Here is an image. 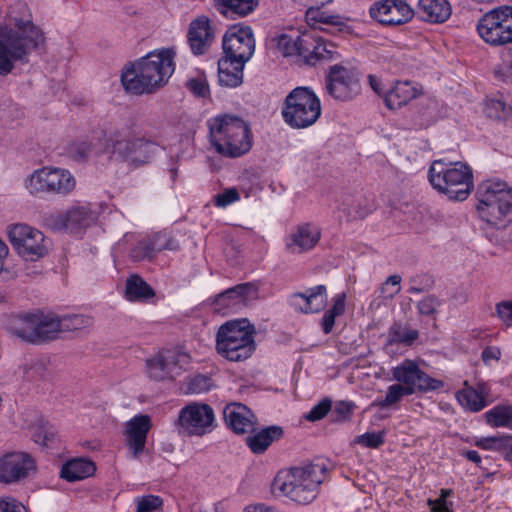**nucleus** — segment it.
Masks as SVG:
<instances>
[{
  "instance_id": "nucleus-1",
  "label": "nucleus",
  "mask_w": 512,
  "mask_h": 512,
  "mask_svg": "<svg viewBox=\"0 0 512 512\" xmlns=\"http://www.w3.org/2000/svg\"><path fill=\"white\" fill-rule=\"evenodd\" d=\"M45 42V33L33 23L28 6L18 2L10 7L7 23L0 24V76L10 74L17 63L28 64L31 53Z\"/></svg>"
},
{
  "instance_id": "nucleus-2",
  "label": "nucleus",
  "mask_w": 512,
  "mask_h": 512,
  "mask_svg": "<svg viewBox=\"0 0 512 512\" xmlns=\"http://www.w3.org/2000/svg\"><path fill=\"white\" fill-rule=\"evenodd\" d=\"M174 56L172 48H162L148 53L122 72L123 87L134 95L156 92L174 73Z\"/></svg>"
},
{
  "instance_id": "nucleus-3",
  "label": "nucleus",
  "mask_w": 512,
  "mask_h": 512,
  "mask_svg": "<svg viewBox=\"0 0 512 512\" xmlns=\"http://www.w3.org/2000/svg\"><path fill=\"white\" fill-rule=\"evenodd\" d=\"M326 471L325 462L315 460L279 473L275 478V486L290 500L306 505L317 497Z\"/></svg>"
},
{
  "instance_id": "nucleus-4",
  "label": "nucleus",
  "mask_w": 512,
  "mask_h": 512,
  "mask_svg": "<svg viewBox=\"0 0 512 512\" xmlns=\"http://www.w3.org/2000/svg\"><path fill=\"white\" fill-rule=\"evenodd\" d=\"M211 143L215 150L230 158L240 157L252 148L249 125L237 116H218L209 123Z\"/></svg>"
},
{
  "instance_id": "nucleus-5",
  "label": "nucleus",
  "mask_w": 512,
  "mask_h": 512,
  "mask_svg": "<svg viewBox=\"0 0 512 512\" xmlns=\"http://www.w3.org/2000/svg\"><path fill=\"white\" fill-rule=\"evenodd\" d=\"M476 209L488 224L503 228L512 219V190L500 180H485L478 184Z\"/></svg>"
},
{
  "instance_id": "nucleus-6",
  "label": "nucleus",
  "mask_w": 512,
  "mask_h": 512,
  "mask_svg": "<svg viewBox=\"0 0 512 512\" xmlns=\"http://www.w3.org/2000/svg\"><path fill=\"white\" fill-rule=\"evenodd\" d=\"M428 179L432 187L449 200L464 201L473 190L472 169L462 162H432Z\"/></svg>"
},
{
  "instance_id": "nucleus-7",
  "label": "nucleus",
  "mask_w": 512,
  "mask_h": 512,
  "mask_svg": "<svg viewBox=\"0 0 512 512\" xmlns=\"http://www.w3.org/2000/svg\"><path fill=\"white\" fill-rule=\"evenodd\" d=\"M254 334L255 327L246 318L225 322L216 334L217 353L232 362L247 360L256 350Z\"/></svg>"
},
{
  "instance_id": "nucleus-8",
  "label": "nucleus",
  "mask_w": 512,
  "mask_h": 512,
  "mask_svg": "<svg viewBox=\"0 0 512 512\" xmlns=\"http://www.w3.org/2000/svg\"><path fill=\"white\" fill-rule=\"evenodd\" d=\"M106 149L133 168L149 164L158 153V145L145 137H130L127 128H111L104 133Z\"/></svg>"
},
{
  "instance_id": "nucleus-9",
  "label": "nucleus",
  "mask_w": 512,
  "mask_h": 512,
  "mask_svg": "<svg viewBox=\"0 0 512 512\" xmlns=\"http://www.w3.org/2000/svg\"><path fill=\"white\" fill-rule=\"evenodd\" d=\"M281 115L291 128H308L321 116L320 99L310 87L298 86L286 95Z\"/></svg>"
},
{
  "instance_id": "nucleus-10",
  "label": "nucleus",
  "mask_w": 512,
  "mask_h": 512,
  "mask_svg": "<svg viewBox=\"0 0 512 512\" xmlns=\"http://www.w3.org/2000/svg\"><path fill=\"white\" fill-rule=\"evenodd\" d=\"M477 31L492 46L512 43V6H500L485 13L478 21Z\"/></svg>"
},
{
  "instance_id": "nucleus-11",
  "label": "nucleus",
  "mask_w": 512,
  "mask_h": 512,
  "mask_svg": "<svg viewBox=\"0 0 512 512\" xmlns=\"http://www.w3.org/2000/svg\"><path fill=\"white\" fill-rule=\"evenodd\" d=\"M8 236L12 247L26 261H37L49 252L45 235L27 224L12 225L8 230Z\"/></svg>"
},
{
  "instance_id": "nucleus-12",
  "label": "nucleus",
  "mask_w": 512,
  "mask_h": 512,
  "mask_svg": "<svg viewBox=\"0 0 512 512\" xmlns=\"http://www.w3.org/2000/svg\"><path fill=\"white\" fill-rule=\"evenodd\" d=\"M76 180L70 171L56 167H43L29 177L27 188L31 193L67 195L75 188Z\"/></svg>"
},
{
  "instance_id": "nucleus-13",
  "label": "nucleus",
  "mask_w": 512,
  "mask_h": 512,
  "mask_svg": "<svg viewBox=\"0 0 512 512\" xmlns=\"http://www.w3.org/2000/svg\"><path fill=\"white\" fill-rule=\"evenodd\" d=\"M214 411L208 404L191 403L183 407L175 422L179 434L202 436L211 431Z\"/></svg>"
},
{
  "instance_id": "nucleus-14",
  "label": "nucleus",
  "mask_w": 512,
  "mask_h": 512,
  "mask_svg": "<svg viewBox=\"0 0 512 512\" xmlns=\"http://www.w3.org/2000/svg\"><path fill=\"white\" fill-rule=\"evenodd\" d=\"M222 58L236 61V63H247L255 50V40L252 29L247 27H237L229 29L222 42Z\"/></svg>"
},
{
  "instance_id": "nucleus-15",
  "label": "nucleus",
  "mask_w": 512,
  "mask_h": 512,
  "mask_svg": "<svg viewBox=\"0 0 512 512\" xmlns=\"http://www.w3.org/2000/svg\"><path fill=\"white\" fill-rule=\"evenodd\" d=\"M360 88L359 73L342 65H332L326 77V91L336 100L352 99Z\"/></svg>"
},
{
  "instance_id": "nucleus-16",
  "label": "nucleus",
  "mask_w": 512,
  "mask_h": 512,
  "mask_svg": "<svg viewBox=\"0 0 512 512\" xmlns=\"http://www.w3.org/2000/svg\"><path fill=\"white\" fill-rule=\"evenodd\" d=\"M36 469L35 459L30 454L20 451L6 453L0 458V483H19Z\"/></svg>"
},
{
  "instance_id": "nucleus-17",
  "label": "nucleus",
  "mask_w": 512,
  "mask_h": 512,
  "mask_svg": "<svg viewBox=\"0 0 512 512\" xmlns=\"http://www.w3.org/2000/svg\"><path fill=\"white\" fill-rule=\"evenodd\" d=\"M372 19L383 25H402L413 17V10L403 0H383L375 2L369 9Z\"/></svg>"
},
{
  "instance_id": "nucleus-18",
  "label": "nucleus",
  "mask_w": 512,
  "mask_h": 512,
  "mask_svg": "<svg viewBox=\"0 0 512 512\" xmlns=\"http://www.w3.org/2000/svg\"><path fill=\"white\" fill-rule=\"evenodd\" d=\"M215 39L210 19L201 15L192 20L187 32V42L194 55L205 54Z\"/></svg>"
},
{
  "instance_id": "nucleus-19",
  "label": "nucleus",
  "mask_w": 512,
  "mask_h": 512,
  "mask_svg": "<svg viewBox=\"0 0 512 512\" xmlns=\"http://www.w3.org/2000/svg\"><path fill=\"white\" fill-rule=\"evenodd\" d=\"M327 298V288L321 284L307 289L304 293L292 294L289 303L302 313H318L326 306Z\"/></svg>"
},
{
  "instance_id": "nucleus-20",
  "label": "nucleus",
  "mask_w": 512,
  "mask_h": 512,
  "mask_svg": "<svg viewBox=\"0 0 512 512\" xmlns=\"http://www.w3.org/2000/svg\"><path fill=\"white\" fill-rule=\"evenodd\" d=\"M226 425L236 434H245L254 431L255 416L253 412L242 403H230L223 409Z\"/></svg>"
},
{
  "instance_id": "nucleus-21",
  "label": "nucleus",
  "mask_w": 512,
  "mask_h": 512,
  "mask_svg": "<svg viewBox=\"0 0 512 512\" xmlns=\"http://www.w3.org/2000/svg\"><path fill=\"white\" fill-rule=\"evenodd\" d=\"M150 428L151 419L148 415H136L128 422L126 441L134 458H137L144 451Z\"/></svg>"
},
{
  "instance_id": "nucleus-22",
  "label": "nucleus",
  "mask_w": 512,
  "mask_h": 512,
  "mask_svg": "<svg viewBox=\"0 0 512 512\" xmlns=\"http://www.w3.org/2000/svg\"><path fill=\"white\" fill-rule=\"evenodd\" d=\"M5 329L23 341L36 344V314H11L5 318Z\"/></svg>"
},
{
  "instance_id": "nucleus-23",
  "label": "nucleus",
  "mask_w": 512,
  "mask_h": 512,
  "mask_svg": "<svg viewBox=\"0 0 512 512\" xmlns=\"http://www.w3.org/2000/svg\"><path fill=\"white\" fill-rule=\"evenodd\" d=\"M320 231L312 224L305 223L296 227L286 241L290 253H303L315 247L320 239Z\"/></svg>"
},
{
  "instance_id": "nucleus-24",
  "label": "nucleus",
  "mask_w": 512,
  "mask_h": 512,
  "mask_svg": "<svg viewBox=\"0 0 512 512\" xmlns=\"http://www.w3.org/2000/svg\"><path fill=\"white\" fill-rule=\"evenodd\" d=\"M108 130H101L94 133L90 138L74 142L69 147L70 157L78 162L85 161L91 154L108 152L106 149V137L104 133Z\"/></svg>"
},
{
  "instance_id": "nucleus-25",
  "label": "nucleus",
  "mask_w": 512,
  "mask_h": 512,
  "mask_svg": "<svg viewBox=\"0 0 512 512\" xmlns=\"http://www.w3.org/2000/svg\"><path fill=\"white\" fill-rule=\"evenodd\" d=\"M452 8L447 0H419L417 13L430 23H444L451 16Z\"/></svg>"
},
{
  "instance_id": "nucleus-26",
  "label": "nucleus",
  "mask_w": 512,
  "mask_h": 512,
  "mask_svg": "<svg viewBox=\"0 0 512 512\" xmlns=\"http://www.w3.org/2000/svg\"><path fill=\"white\" fill-rule=\"evenodd\" d=\"M418 90L410 81H397L384 96V102L389 109H397L416 98Z\"/></svg>"
},
{
  "instance_id": "nucleus-27",
  "label": "nucleus",
  "mask_w": 512,
  "mask_h": 512,
  "mask_svg": "<svg viewBox=\"0 0 512 512\" xmlns=\"http://www.w3.org/2000/svg\"><path fill=\"white\" fill-rule=\"evenodd\" d=\"M486 396L484 383H478L477 388L467 387L456 393L459 404L471 412H479L487 406Z\"/></svg>"
},
{
  "instance_id": "nucleus-28",
  "label": "nucleus",
  "mask_w": 512,
  "mask_h": 512,
  "mask_svg": "<svg viewBox=\"0 0 512 512\" xmlns=\"http://www.w3.org/2000/svg\"><path fill=\"white\" fill-rule=\"evenodd\" d=\"M96 471L95 463L85 458H75L67 461L61 468L60 476L68 482L83 480L92 476Z\"/></svg>"
},
{
  "instance_id": "nucleus-29",
  "label": "nucleus",
  "mask_w": 512,
  "mask_h": 512,
  "mask_svg": "<svg viewBox=\"0 0 512 512\" xmlns=\"http://www.w3.org/2000/svg\"><path fill=\"white\" fill-rule=\"evenodd\" d=\"M245 63L220 58L218 61L219 84L228 88H236L243 83Z\"/></svg>"
},
{
  "instance_id": "nucleus-30",
  "label": "nucleus",
  "mask_w": 512,
  "mask_h": 512,
  "mask_svg": "<svg viewBox=\"0 0 512 512\" xmlns=\"http://www.w3.org/2000/svg\"><path fill=\"white\" fill-rule=\"evenodd\" d=\"M284 434L282 427L269 426L259 432L249 435L246 438V444L250 450L255 454L265 452L268 447L274 442L279 440Z\"/></svg>"
},
{
  "instance_id": "nucleus-31",
  "label": "nucleus",
  "mask_w": 512,
  "mask_h": 512,
  "mask_svg": "<svg viewBox=\"0 0 512 512\" xmlns=\"http://www.w3.org/2000/svg\"><path fill=\"white\" fill-rule=\"evenodd\" d=\"M153 288L139 275L134 274L127 278L125 284V298L129 301L144 302L154 297Z\"/></svg>"
},
{
  "instance_id": "nucleus-32",
  "label": "nucleus",
  "mask_w": 512,
  "mask_h": 512,
  "mask_svg": "<svg viewBox=\"0 0 512 512\" xmlns=\"http://www.w3.org/2000/svg\"><path fill=\"white\" fill-rule=\"evenodd\" d=\"M60 333V317L36 314V344L54 340Z\"/></svg>"
},
{
  "instance_id": "nucleus-33",
  "label": "nucleus",
  "mask_w": 512,
  "mask_h": 512,
  "mask_svg": "<svg viewBox=\"0 0 512 512\" xmlns=\"http://www.w3.org/2000/svg\"><path fill=\"white\" fill-rule=\"evenodd\" d=\"M218 11L228 17H244L252 13L258 0H215Z\"/></svg>"
},
{
  "instance_id": "nucleus-34",
  "label": "nucleus",
  "mask_w": 512,
  "mask_h": 512,
  "mask_svg": "<svg viewBox=\"0 0 512 512\" xmlns=\"http://www.w3.org/2000/svg\"><path fill=\"white\" fill-rule=\"evenodd\" d=\"M486 423L494 428L512 429V404L502 403L484 413Z\"/></svg>"
},
{
  "instance_id": "nucleus-35",
  "label": "nucleus",
  "mask_w": 512,
  "mask_h": 512,
  "mask_svg": "<svg viewBox=\"0 0 512 512\" xmlns=\"http://www.w3.org/2000/svg\"><path fill=\"white\" fill-rule=\"evenodd\" d=\"M322 6H315L314 9L306 11V18L308 21L314 23H322L330 25L338 32H344L349 27L346 24V19L338 14L330 15L325 11H321Z\"/></svg>"
},
{
  "instance_id": "nucleus-36",
  "label": "nucleus",
  "mask_w": 512,
  "mask_h": 512,
  "mask_svg": "<svg viewBox=\"0 0 512 512\" xmlns=\"http://www.w3.org/2000/svg\"><path fill=\"white\" fill-rule=\"evenodd\" d=\"M419 366L414 360L405 359L399 365L392 368V377L398 384L405 388H411L419 371Z\"/></svg>"
},
{
  "instance_id": "nucleus-37",
  "label": "nucleus",
  "mask_w": 512,
  "mask_h": 512,
  "mask_svg": "<svg viewBox=\"0 0 512 512\" xmlns=\"http://www.w3.org/2000/svg\"><path fill=\"white\" fill-rule=\"evenodd\" d=\"M69 230L76 232L91 226L96 221L95 213L88 207H76L67 211Z\"/></svg>"
},
{
  "instance_id": "nucleus-38",
  "label": "nucleus",
  "mask_w": 512,
  "mask_h": 512,
  "mask_svg": "<svg viewBox=\"0 0 512 512\" xmlns=\"http://www.w3.org/2000/svg\"><path fill=\"white\" fill-rule=\"evenodd\" d=\"M345 301V293H339L333 297L331 308L324 313L321 320V328L325 334H329L332 332L336 317L344 314Z\"/></svg>"
},
{
  "instance_id": "nucleus-39",
  "label": "nucleus",
  "mask_w": 512,
  "mask_h": 512,
  "mask_svg": "<svg viewBox=\"0 0 512 512\" xmlns=\"http://www.w3.org/2000/svg\"><path fill=\"white\" fill-rule=\"evenodd\" d=\"M411 395V390L405 388L401 384H392L388 387L387 393L384 398L376 399L372 406L378 407L379 409H386L399 403L403 397Z\"/></svg>"
},
{
  "instance_id": "nucleus-40",
  "label": "nucleus",
  "mask_w": 512,
  "mask_h": 512,
  "mask_svg": "<svg viewBox=\"0 0 512 512\" xmlns=\"http://www.w3.org/2000/svg\"><path fill=\"white\" fill-rule=\"evenodd\" d=\"M511 106L507 104L504 96L501 94L486 100L484 112L489 118L502 119L511 113Z\"/></svg>"
},
{
  "instance_id": "nucleus-41",
  "label": "nucleus",
  "mask_w": 512,
  "mask_h": 512,
  "mask_svg": "<svg viewBox=\"0 0 512 512\" xmlns=\"http://www.w3.org/2000/svg\"><path fill=\"white\" fill-rule=\"evenodd\" d=\"M93 318L83 314H72L60 317V328L64 332H76L93 325Z\"/></svg>"
},
{
  "instance_id": "nucleus-42",
  "label": "nucleus",
  "mask_w": 512,
  "mask_h": 512,
  "mask_svg": "<svg viewBox=\"0 0 512 512\" xmlns=\"http://www.w3.org/2000/svg\"><path fill=\"white\" fill-rule=\"evenodd\" d=\"M443 386H444L443 381L435 379V378L429 376L423 370L419 369V371L415 377L414 384H412V386H411V388H409V390H411V395H412L416 392L425 393V392H429V391H436V390L441 389Z\"/></svg>"
},
{
  "instance_id": "nucleus-43",
  "label": "nucleus",
  "mask_w": 512,
  "mask_h": 512,
  "mask_svg": "<svg viewBox=\"0 0 512 512\" xmlns=\"http://www.w3.org/2000/svg\"><path fill=\"white\" fill-rule=\"evenodd\" d=\"M317 37L308 33L298 36L299 52L298 56L303 58L308 65H315V52Z\"/></svg>"
},
{
  "instance_id": "nucleus-44",
  "label": "nucleus",
  "mask_w": 512,
  "mask_h": 512,
  "mask_svg": "<svg viewBox=\"0 0 512 512\" xmlns=\"http://www.w3.org/2000/svg\"><path fill=\"white\" fill-rule=\"evenodd\" d=\"M147 373L151 379L156 381L172 377L170 364L162 356H157L147 361Z\"/></svg>"
},
{
  "instance_id": "nucleus-45",
  "label": "nucleus",
  "mask_w": 512,
  "mask_h": 512,
  "mask_svg": "<svg viewBox=\"0 0 512 512\" xmlns=\"http://www.w3.org/2000/svg\"><path fill=\"white\" fill-rule=\"evenodd\" d=\"M249 291L248 284H240L229 288L217 296L216 302L220 305L230 306L241 302Z\"/></svg>"
},
{
  "instance_id": "nucleus-46",
  "label": "nucleus",
  "mask_w": 512,
  "mask_h": 512,
  "mask_svg": "<svg viewBox=\"0 0 512 512\" xmlns=\"http://www.w3.org/2000/svg\"><path fill=\"white\" fill-rule=\"evenodd\" d=\"M355 404L352 401H338L330 410V419L334 423H343L350 420Z\"/></svg>"
},
{
  "instance_id": "nucleus-47",
  "label": "nucleus",
  "mask_w": 512,
  "mask_h": 512,
  "mask_svg": "<svg viewBox=\"0 0 512 512\" xmlns=\"http://www.w3.org/2000/svg\"><path fill=\"white\" fill-rule=\"evenodd\" d=\"M149 241L154 255L164 250L175 251L179 249L178 241L166 233H157Z\"/></svg>"
},
{
  "instance_id": "nucleus-48",
  "label": "nucleus",
  "mask_w": 512,
  "mask_h": 512,
  "mask_svg": "<svg viewBox=\"0 0 512 512\" xmlns=\"http://www.w3.org/2000/svg\"><path fill=\"white\" fill-rule=\"evenodd\" d=\"M390 340L394 343L412 344L419 336L415 329L404 328L401 325L395 324L390 329Z\"/></svg>"
},
{
  "instance_id": "nucleus-49",
  "label": "nucleus",
  "mask_w": 512,
  "mask_h": 512,
  "mask_svg": "<svg viewBox=\"0 0 512 512\" xmlns=\"http://www.w3.org/2000/svg\"><path fill=\"white\" fill-rule=\"evenodd\" d=\"M385 431L366 432L354 438V443L370 449H377L385 442Z\"/></svg>"
},
{
  "instance_id": "nucleus-50",
  "label": "nucleus",
  "mask_w": 512,
  "mask_h": 512,
  "mask_svg": "<svg viewBox=\"0 0 512 512\" xmlns=\"http://www.w3.org/2000/svg\"><path fill=\"white\" fill-rule=\"evenodd\" d=\"M212 386V379L206 375H195L191 377L187 384L186 394H201L210 390Z\"/></svg>"
},
{
  "instance_id": "nucleus-51",
  "label": "nucleus",
  "mask_w": 512,
  "mask_h": 512,
  "mask_svg": "<svg viewBox=\"0 0 512 512\" xmlns=\"http://www.w3.org/2000/svg\"><path fill=\"white\" fill-rule=\"evenodd\" d=\"M33 440L35 443L42 445L46 448H53L57 441V433L52 426L45 423L40 427L39 431L33 433Z\"/></svg>"
},
{
  "instance_id": "nucleus-52",
  "label": "nucleus",
  "mask_w": 512,
  "mask_h": 512,
  "mask_svg": "<svg viewBox=\"0 0 512 512\" xmlns=\"http://www.w3.org/2000/svg\"><path fill=\"white\" fill-rule=\"evenodd\" d=\"M401 277L399 275H391L379 289V297L384 300L393 299L401 290Z\"/></svg>"
},
{
  "instance_id": "nucleus-53",
  "label": "nucleus",
  "mask_w": 512,
  "mask_h": 512,
  "mask_svg": "<svg viewBox=\"0 0 512 512\" xmlns=\"http://www.w3.org/2000/svg\"><path fill=\"white\" fill-rule=\"evenodd\" d=\"M441 300L435 295H427L417 303V310L423 316H433L441 306Z\"/></svg>"
},
{
  "instance_id": "nucleus-54",
  "label": "nucleus",
  "mask_w": 512,
  "mask_h": 512,
  "mask_svg": "<svg viewBox=\"0 0 512 512\" xmlns=\"http://www.w3.org/2000/svg\"><path fill=\"white\" fill-rule=\"evenodd\" d=\"M331 404V399H322L319 403L314 405L311 408V410L305 415V419L310 422H315L323 419L330 412Z\"/></svg>"
},
{
  "instance_id": "nucleus-55",
  "label": "nucleus",
  "mask_w": 512,
  "mask_h": 512,
  "mask_svg": "<svg viewBox=\"0 0 512 512\" xmlns=\"http://www.w3.org/2000/svg\"><path fill=\"white\" fill-rule=\"evenodd\" d=\"M136 512H155L162 506V499L155 495L138 497Z\"/></svg>"
},
{
  "instance_id": "nucleus-56",
  "label": "nucleus",
  "mask_w": 512,
  "mask_h": 512,
  "mask_svg": "<svg viewBox=\"0 0 512 512\" xmlns=\"http://www.w3.org/2000/svg\"><path fill=\"white\" fill-rule=\"evenodd\" d=\"M151 248L149 239L139 241L131 249L130 256L134 261L150 260L155 256Z\"/></svg>"
},
{
  "instance_id": "nucleus-57",
  "label": "nucleus",
  "mask_w": 512,
  "mask_h": 512,
  "mask_svg": "<svg viewBox=\"0 0 512 512\" xmlns=\"http://www.w3.org/2000/svg\"><path fill=\"white\" fill-rule=\"evenodd\" d=\"M186 87L196 97L205 98L210 94L208 82L202 76L187 80Z\"/></svg>"
},
{
  "instance_id": "nucleus-58",
  "label": "nucleus",
  "mask_w": 512,
  "mask_h": 512,
  "mask_svg": "<svg viewBox=\"0 0 512 512\" xmlns=\"http://www.w3.org/2000/svg\"><path fill=\"white\" fill-rule=\"evenodd\" d=\"M373 210V205L366 199H359L352 204L351 209L347 210V214L352 219H363Z\"/></svg>"
},
{
  "instance_id": "nucleus-59",
  "label": "nucleus",
  "mask_w": 512,
  "mask_h": 512,
  "mask_svg": "<svg viewBox=\"0 0 512 512\" xmlns=\"http://www.w3.org/2000/svg\"><path fill=\"white\" fill-rule=\"evenodd\" d=\"M240 195L235 187L227 188L223 192L218 193L214 196V204L217 207L225 208L228 205L238 201Z\"/></svg>"
},
{
  "instance_id": "nucleus-60",
  "label": "nucleus",
  "mask_w": 512,
  "mask_h": 512,
  "mask_svg": "<svg viewBox=\"0 0 512 512\" xmlns=\"http://www.w3.org/2000/svg\"><path fill=\"white\" fill-rule=\"evenodd\" d=\"M45 224L52 230H69L67 212L49 214L45 217Z\"/></svg>"
},
{
  "instance_id": "nucleus-61",
  "label": "nucleus",
  "mask_w": 512,
  "mask_h": 512,
  "mask_svg": "<svg viewBox=\"0 0 512 512\" xmlns=\"http://www.w3.org/2000/svg\"><path fill=\"white\" fill-rule=\"evenodd\" d=\"M333 49H334L333 44L326 42L321 37H317L316 48H315V52H317V54H314L315 65L320 60L332 59L333 54L335 53V51Z\"/></svg>"
},
{
  "instance_id": "nucleus-62",
  "label": "nucleus",
  "mask_w": 512,
  "mask_h": 512,
  "mask_svg": "<svg viewBox=\"0 0 512 512\" xmlns=\"http://www.w3.org/2000/svg\"><path fill=\"white\" fill-rule=\"evenodd\" d=\"M279 48L283 52L284 56H298V37L294 40L290 36L282 35L279 40Z\"/></svg>"
},
{
  "instance_id": "nucleus-63",
  "label": "nucleus",
  "mask_w": 512,
  "mask_h": 512,
  "mask_svg": "<svg viewBox=\"0 0 512 512\" xmlns=\"http://www.w3.org/2000/svg\"><path fill=\"white\" fill-rule=\"evenodd\" d=\"M496 312L506 326H512V301H502L496 305Z\"/></svg>"
},
{
  "instance_id": "nucleus-64",
  "label": "nucleus",
  "mask_w": 512,
  "mask_h": 512,
  "mask_svg": "<svg viewBox=\"0 0 512 512\" xmlns=\"http://www.w3.org/2000/svg\"><path fill=\"white\" fill-rule=\"evenodd\" d=\"M24 506L12 497L0 498V512H23Z\"/></svg>"
}]
</instances>
